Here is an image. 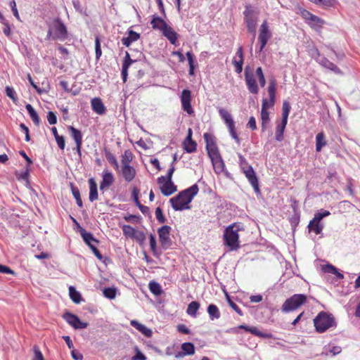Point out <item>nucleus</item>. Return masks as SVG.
Instances as JSON below:
<instances>
[{"label":"nucleus","instance_id":"4be33fe9","mask_svg":"<svg viewBox=\"0 0 360 360\" xmlns=\"http://www.w3.org/2000/svg\"><path fill=\"white\" fill-rule=\"evenodd\" d=\"M91 105L94 112L98 115H102L105 113L106 108L100 98L96 97L92 98L91 101Z\"/></svg>","mask_w":360,"mask_h":360},{"label":"nucleus","instance_id":"cd10ccee","mask_svg":"<svg viewBox=\"0 0 360 360\" xmlns=\"http://www.w3.org/2000/svg\"><path fill=\"white\" fill-rule=\"evenodd\" d=\"M307 24L313 30L319 32L323 27V25L325 24V21L321 18L314 15V16H312L309 21H308Z\"/></svg>","mask_w":360,"mask_h":360},{"label":"nucleus","instance_id":"c9c22d12","mask_svg":"<svg viewBox=\"0 0 360 360\" xmlns=\"http://www.w3.org/2000/svg\"><path fill=\"white\" fill-rule=\"evenodd\" d=\"M134 155L129 150H126L121 158V167L129 166L133 160Z\"/></svg>","mask_w":360,"mask_h":360},{"label":"nucleus","instance_id":"680f3d73","mask_svg":"<svg viewBox=\"0 0 360 360\" xmlns=\"http://www.w3.org/2000/svg\"><path fill=\"white\" fill-rule=\"evenodd\" d=\"M138 330L147 338H150L153 334L152 330L144 325H142L141 328Z\"/></svg>","mask_w":360,"mask_h":360},{"label":"nucleus","instance_id":"4d7b16f0","mask_svg":"<svg viewBox=\"0 0 360 360\" xmlns=\"http://www.w3.org/2000/svg\"><path fill=\"white\" fill-rule=\"evenodd\" d=\"M203 138L206 142V146H210L216 143L214 136L209 134V133H205L203 135Z\"/></svg>","mask_w":360,"mask_h":360},{"label":"nucleus","instance_id":"49530a36","mask_svg":"<svg viewBox=\"0 0 360 360\" xmlns=\"http://www.w3.org/2000/svg\"><path fill=\"white\" fill-rule=\"evenodd\" d=\"M103 295L108 299H114L116 296V290L113 288H105L103 290Z\"/></svg>","mask_w":360,"mask_h":360},{"label":"nucleus","instance_id":"bb28decb","mask_svg":"<svg viewBox=\"0 0 360 360\" xmlns=\"http://www.w3.org/2000/svg\"><path fill=\"white\" fill-rule=\"evenodd\" d=\"M287 123V120L282 119L281 121L277 124L275 131V139L276 141H281L283 140V133L286 127Z\"/></svg>","mask_w":360,"mask_h":360},{"label":"nucleus","instance_id":"b1692460","mask_svg":"<svg viewBox=\"0 0 360 360\" xmlns=\"http://www.w3.org/2000/svg\"><path fill=\"white\" fill-rule=\"evenodd\" d=\"M239 328L243 329L247 332H249L257 337L264 338H272V335L270 333H266L261 332L257 327H250L245 325H240L238 326Z\"/></svg>","mask_w":360,"mask_h":360},{"label":"nucleus","instance_id":"5701e85b","mask_svg":"<svg viewBox=\"0 0 360 360\" xmlns=\"http://www.w3.org/2000/svg\"><path fill=\"white\" fill-rule=\"evenodd\" d=\"M321 221L316 219V217L314 216L308 224L309 231L314 232L316 235L320 234L323 229V224L321 223Z\"/></svg>","mask_w":360,"mask_h":360},{"label":"nucleus","instance_id":"f3484780","mask_svg":"<svg viewBox=\"0 0 360 360\" xmlns=\"http://www.w3.org/2000/svg\"><path fill=\"white\" fill-rule=\"evenodd\" d=\"M69 131L71 133V136L75 141L76 148L78 154L81 155V148L82 145V135L80 130L75 128L72 126L68 127Z\"/></svg>","mask_w":360,"mask_h":360},{"label":"nucleus","instance_id":"7c9ffc66","mask_svg":"<svg viewBox=\"0 0 360 360\" xmlns=\"http://www.w3.org/2000/svg\"><path fill=\"white\" fill-rule=\"evenodd\" d=\"M244 21L248 32L255 34L257 21V16L244 17Z\"/></svg>","mask_w":360,"mask_h":360},{"label":"nucleus","instance_id":"2f4dec72","mask_svg":"<svg viewBox=\"0 0 360 360\" xmlns=\"http://www.w3.org/2000/svg\"><path fill=\"white\" fill-rule=\"evenodd\" d=\"M327 145L325 134L323 131L317 134L316 136V150L320 152L323 147Z\"/></svg>","mask_w":360,"mask_h":360},{"label":"nucleus","instance_id":"f257e3e1","mask_svg":"<svg viewBox=\"0 0 360 360\" xmlns=\"http://www.w3.org/2000/svg\"><path fill=\"white\" fill-rule=\"evenodd\" d=\"M266 91L269 98L262 99L261 108V127L263 131L266 129L270 121L268 110L274 106L276 101L277 82L275 78L273 77L269 79Z\"/></svg>","mask_w":360,"mask_h":360},{"label":"nucleus","instance_id":"a878e982","mask_svg":"<svg viewBox=\"0 0 360 360\" xmlns=\"http://www.w3.org/2000/svg\"><path fill=\"white\" fill-rule=\"evenodd\" d=\"M183 352H179L176 354V358L184 356L185 355H192L195 353L194 345L191 342H184L181 345Z\"/></svg>","mask_w":360,"mask_h":360},{"label":"nucleus","instance_id":"0eeeda50","mask_svg":"<svg viewBox=\"0 0 360 360\" xmlns=\"http://www.w3.org/2000/svg\"><path fill=\"white\" fill-rule=\"evenodd\" d=\"M314 326L316 331L323 333L329 328L335 326L334 318L326 312H320L314 319Z\"/></svg>","mask_w":360,"mask_h":360},{"label":"nucleus","instance_id":"6e6552de","mask_svg":"<svg viewBox=\"0 0 360 360\" xmlns=\"http://www.w3.org/2000/svg\"><path fill=\"white\" fill-rule=\"evenodd\" d=\"M219 114L226 125L232 139H234L238 144H240V139L237 134L235 122L230 112L226 109L220 108L219 110Z\"/></svg>","mask_w":360,"mask_h":360},{"label":"nucleus","instance_id":"0e129e2a","mask_svg":"<svg viewBox=\"0 0 360 360\" xmlns=\"http://www.w3.org/2000/svg\"><path fill=\"white\" fill-rule=\"evenodd\" d=\"M0 273L14 275L15 272L7 266L0 264Z\"/></svg>","mask_w":360,"mask_h":360},{"label":"nucleus","instance_id":"6e6d98bb","mask_svg":"<svg viewBox=\"0 0 360 360\" xmlns=\"http://www.w3.org/2000/svg\"><path fill=\"white\" fill-rule=\"evenodd\" d=\"M228 302H229V306L238 314H239L240 316H242L243 315V311L242 310L240 309V307L235 303L233 302L231 299L230 297L228 296Z\"/></svg>","mask_w":360,"mask_h":360},{"label":"nucleus","instance_id":"2eb2a0df","mask_svg":"<svg viewBox=\"0 0 360 360\" xmlns=\"http://www.w3.org/2000/svg\"><path fill=\"white\" fill-rule=\"evenodd\" d=\"M245 177L248 179L250 184L253 187L255 193H259V181L256 173L252 167H245V170L243 171Z\"/></svg>","mask_w":360,"mask_h":360},{"label":"nucleus","instance_id":"864d4df0","mask_svg":"<svg viewBox=\"0 0 360 360\" xmlns=\"http://www.w3.org/2000/svg\"><path fill=\"white\" fill-rule=\"evenodd\" d=\"M300 15L307 23L308 21H309V20L312 18V16H314V14L306 9H302L300 11Z\"/></svg>","mask_w":360,"mask_h":360},{"label":"nucleus","instance_id":"79ce46f5","mask_svg":"<svg viewBox=\"0 0 360 360\" xmlns=\"http://www.w3.org/2000/svg\"><path fill=\"white\" fill-rule=\"evenodd\" d=\"M63 318L70 326H75V322L77 321L78 316L68 312L64 314Z\"/></svg>","mask_w":360,"mask_h":360},{"label":"nucleus","instance_id":"ea45409f","mask_svg":"<svg viewBox=\"0 0 360 360\" xmlns=\"http://www.w3.org/2000/svg\"><path fill=\"white\" fill-rule=\"evenodd\" d=\"M122 229L123 231V234L127 238H133L134 235L135 234L136 231H137L134 228H133L132 226H131L129 225H124L122 226Z\"/></svg>","mask_w":360,"mask_h":360},{"label":"nucleus","instance_id":"a211bd4d","mask_svg":"<svg viewBox=\"0 0 360 360\" xmlns=\"http://www.w3.org/2000/svg\"><path fill=\"white\" fill-rule=\"evenodd\" d=\"M164 30L162 32V35L165 37L169 42L173 45H176L178 42L179 34L174 30V29L168 25H165Z\"/></svg>","mask_w":360,"mask_h":360},{"label":"nucleus","instance_id":"a19ab883","mask_svg":"<svg viewBox=\"0 0 360 360\" xmlns=\"http://www.w3.org/2000/svg\"><path fill=\"white\" fill-rule=\"evenodd\" d=\"M186 57L189 65V75H194V56L191 52L188 51L186 53Z\"/></svg>","mask_w":360,"mask_h":360},{"label":"nucleus","instance_id":"39448f33","mask_svg":"<svg viewBox=\"0 0 360 360\" xmlns=\"http://www.w3.org/2000/svg\"><path fill=\"white\" fill-rule=\"evenodd\" d=\"M68 29L59 18L48 22L47 39L65 41L68 38Z\"/></svg>","mask_w":360,"mask_h":360},{"label":"nucleus","instance_id":"20e7f679","mask_svg":"<svg viewBox=\"0 0 360 360\" xmlns=\"http://www.w3.org/2000/svg\"><path fill=\"white\" fill-rule=\"evenodd\" d=\"M244 228L241 223H233L227 226L224 232V244L227 246L229 250H237L240 248L238 232L243 231Z\"/></svg>","mask_w":360,"mask_h":360},{"label":"nucleus","instance_id":"e2e57ef3","mask_svg":"<svg viewBox=\"0 0 360 360\" xmlns=\"http://www.w3.org/2000/svg\"><path fill=\"white\" fill-rule=\"evenodd\" d=\"M106 158H107V160H108V162L114 166L115 168L117 169L118 168V162H117V159L115 158V157L109 153L106 155Z\"/></svg>","mask_w":360,"mask_h":360},{"label":"nucleus","instance_id":"dca6fc26","mask_svg":"<svg viewBox=\"0 0 360 360\" xmlns=\"http://www.w3.org/2000/svg\"><path fill=\"white\" fill-rule=\"evenodd\" d=\"M244 63L243 50V47L240 46L236 51V56L233 57L232 63L235 67L236 73L240 74L243 70V65Z\"/></svg>","mask_w":360,"mask_h":360},{"label":"nucleus","instance_id":"603ef678","mask_svg":"<svg viewBox=\"0 0 360 360\" xmlns=\"http://www.w3.org/2000/svg\"><path fill=\"white\" fill-rule=\"evenodd\" d=\"M322 270L325 273H329L332 274L338 273V269L334 266L330 264L323 265L322 266Z\"/></svg>","mask_w":360,"mask_h":360},{"label":"nucleus","instance_id":"774afa93","mask_svg":"<svg viewBox=\"0 0 360 360\" xmlns=\"http://www.w3.org/2000/svg\"><path fill=\"white\" fill-rule=\"evenodd\" d=\"M58 147L63 150L65 146V139L62 136H57V137L55 139Z\"/></svg>","mask_w":360,"mask_h":360},{"label":"nucleus","instance_id":"473e14b6","mask_svg":"<svg viewBox=\"0 0 360 360\" xmlns=\"http://www.w3.org/2000/svg\"><path fill=\"white\" fill-rule=\"evenodd\" d=\"M200 303L198 302H197V301H192L188 305V307H187V309H186V313L189 316H192L193 318H195L197 316V311L200 309Z\"/></svg>","mask_w":360,"mask_h":360},{"label":"nucleus","instance_id":"ddd939ff","mask_svg":"<svg viewBox=\"0 0 360 360\" xmlns=\"http://www.w3.org/2000/svg\"><path fill=\"white\" fill-rule=\"evenodd\" d=\"M158 184L160 185L162 193L165 196H169L176 191V186L172 180L167 179L164 176L158 178Z\"/></svg>","mask_w":360,"mask_h":360},{"label":"nucleus","instance_id":"5fc2aeb1","mask_svg":"<svg viewBox=\"0 0 360 360\" xmlns=\"http://www.w3.org/2000/svg\"><path fill=\"white\" fill-rule=\"evenodd\" d=\"M33 349H34V357L33 360H44V356L38 346L34 345L33 347Z\"/></svg>","mask_w":360,"mask_h":360},{"label":"nucleus","instance_id":"8fccbe9b","mask_svg":"<svg viewBox=\"0 0 360 360\" xmlns=\"http://www.w3.org/2000/svg\"><path fill=\"white\" fill-rule=\"evenodd\" d=\"M155 217L158 222L160 224H164L166 221V218L160 207L155 209Z\"/></svg>","mask_w":360,"mask_h":360},{"label":"nucleus","instance_id":"412c9836","mask_svg":"<svg viewBox=\"0 0 360 360\" xmlns=\"http://www.w3.org/2000/svg\"><path fill=\"white\" fill-rule=\"evenodd\" d=\"M114 181V176L110 171H103L102 174V181L100 183V189L103 190L110 187L113 184Z\"/></svg>","mask_w":360,"mask_h":360},{"label":"nucleus","instance_id":"de8ad7c7","mask_svg":"<svg viewBox=\"0 0 360 360\" xmlns=\"http://www.w3.org/2000/svg\"><path fill=\"white\" fill-rule=\"evenodd\" d=\"M132 239H135L139 244L142 245L146 240V235L143 231H136Z\"/></svg>","mask_w":360,"mask_h":360},{"label":"nucleus","instance_id":"4c0bfd02","mask_svg":"<svg viewBox=\"0 0 360 360\" xmlns=\"http://www.w3.org/2000/svg\"><path fill=\"white\" fill-rule=\"evenodd\" d=\"M321 65L324 68H327L328 70H332L333 72H334L336 74H341L342 73L341 70L333 63L330 62V60H328L326 58H324L321 61Z\"/></svg>","mask_w":360,"mask_h":360},{"label":"nucleus","instance_id":"7ed1b4c3","mask_svg":"<svg viewBox=\"0 0 360 360\" xmlns=\"http://www.w3.org/2000/svg\"><path fill=\"white\" fill-rule=\"evenodd\" d=\"M198 186L193 184L187 189L181 191L177 195L172 198L169 202L174 210L180 211L189 209V204L198 193Z\"/></svg>","mask_w":360,"mask_h":360},{"label":"nucleus","instance_id":"423d86ee","mask_svg":"<svg viewBox=\"0 0 360 360\" xmlns=\"http://www.w3.org/2000/svg\"><path fill=\"white\" fill-rule=\"evenodd\" d=\"M307 301V295L304 294H295L283 302L281 306V311L284 313L295 311L304 304Z\"/></svg>","mask_w":360,"mask_h":360},{"label":"nucleus","instance_id":"bf43d9fd","mask_svg":"<svg viewBox=\"0 0 360 360\" xmlns=\"http://www.w3.org/2000/svg\"><path fill=\"white\" fill-rule=\"evenodd\" d=\"M47 120L50 124H55L57 122V117L56 114L50 111L47 114Z\"/></svg>","mask_w":360,"mask_h":360},{"label":"nucleus","instance_id":"a18cd8bd","mask_svg":"<svg viewBox=\"0 0 360 360\" xmlns=\"http://www.w3.org/2000/svg\"><path fill=\"white\" fill-rule=\"evenodd\" d=\"M5 91H6V96L8 97H9L13 101V103H16V102L18 101V97L16 96L15 91L13 89V88L7 86L6 87Z\"/></svg>","mask_w":360,"mask_h":360},{"label":"nucleus","instance_id":"72a5a7b5","mask_svg":"<svg viewBox=\"0 0 360 360\" xmlns=\"http://www.w3.org/2000/svg\"><path fill=\"white\" fill-rule=\"evenodd\" d=\"M207 313L211 320L218 319L221 316L219 308L214 304H211L208 306Z\"/></svg>","mask_w":360,"mask_h":360},{"label":"nucleus","instance_id":"37998d69","mask_svg":"<svg viewBox=\"0 0 360 360\" xmlns=\"http://www.w3.org/2000/svg\"><path fill=\"white\" fill-rule=\"evenodd\" d=\"M149 289L151 292L155 295H159L162 292L161 287L159 283L156 282H150L149 283Z\"/></svg>","mask_w":360,"mask_h":360},{"label":"nucleus","instance_id":"9d476101","mask_svg":"<svg viewBox=\"0 0 360 360\" xmlns=\"http://www.w3.org/2000/svg\"><path fill=\"white\" fill-rule=\"evenodd\" d=\"M271 37L272 34L269 29V23L266 20H264L260 25L259 30L258 41L260 44V52L262 51V50L264 49L268 41L271 38Z\"/></svg>","mask_w":360,"mask_h":360},{"label":"nucleus","instance_id":"f704fd0d","mask_svg":"<svg viewBox=\"0 0 360 360\" xmlns=\"http://www.w3.org/2000/svg\"><path fill=\"white\" fill-rule=\"evenodd\" d=\"M25 108L33 122L35 124L36 126H39L40 124V119L37 112L34 110L32 105L28 103L26 105Z\"/></svg>","mask_w":360,"mask_h":360},{"label":"nucleus","instance_id":"e433bc0d","mask_svg":"<svg viewBox=\"0 0 360 360\" xmlns=\"http://www.w3.org/2000/svg\"><path fill=\"white\" fill-rule=\"evenodd\" d=\"M69 294L70 299L76 304H79L81 302L82 296L80 293L76 290V289L73 286L69 287Z\"/></svg>","mask_w":360,"mask_h":360},{"label":"nucleus","instance_id":"338daca9","mask_svg":"<svg viewBox=\"0 0 360 360\" xmlns=\"http://www.w3.org/2000/svg\"><path fill=\"white\" fill-rule=\"evenodd\" d=\"M247 126H248V127L251 129L252 131L257 129L256 120L253 116L250 117Z\"/></svg>","mask_w":360,"mask_h":360},{"label":"nucleus","instance_id":"58836bf2","mask_svg":"<svg viewBox=\"0 0 360 360\" xmlns=\"http://www.w3.org/2000/svg\"><path fill=\"white\" fill-rule=\"evenodd\" d=\"M291 107L288 101H284L282 105V119L287 120L290 111Z\"/></svg>","mask_w":360,"mask_h":360},{"label":"nucleus","instance_id":"052dcab7","mask_svg":"<svg viewBox=\"0 0 360 360\" xmlns=\"http://www.w3.org/2000/svg\"><path fill=\"white\" fill-rule=\"evenodd\" d=\"M150 247L154 255H156V240L153 234L150 235Z\"/></svg>","mask_w":360,"mask_h":360},{"label":"nucleus","instance_id":"c756f323","mask_svg":"<svg viewBox=\"0 0 360 360\" xmlns=\"http://www.w3.org/2000/svg\"><path fill=\"white\" fill-rule=\"evenodd\" d=\"M89 200L91 202H94L98 199V191H97V184L95 180L91 178L89 180Z\"/></svg>","mask_w":360,"mask_h":360},{"label":"nucleus","instance_id":"9b49d317","mask_svg":"<svg viewBox=\"0 0 360 360\" xmlns=\"http://www.w3.org/2000/svg\"><path fill=\"white\" fill-rule=\"evenodd\" d=\"M81 236L84 240V241L86 243V245L90 248L92 250L94 255L99 259L101 260L103 259V256L98 248L96 247V244L98 243V240L95 239L93 236V234L89 232H86L84 229L81 231Z\"/></svg>","mask_w":360,"mask_h":360},{"label":"nucleus","instance_id":"69168bd1","mask_svg":"<svg viewBox=\"0 0 360 360\" xmlns=\"http://www.w3.org/2000/svg\"><path fill=\"white\" fill-rule=\"evenodd\" d=\"M177 330L183 334L188 335L191 330L184 324H179L177 326Z\"/></svg>","mask_w":360,"mask_h":360},{"label":"nucleus","instance_id":"f03ea898","mask_svg":"<svg viewBox=\"0 0 360 360\" xmlns=\"http://www.w3.org/2000/svg\"><path fill=\"white\" fill-rule=\"evenodd\" d=\"M245 82L248 91L257 95L259 91L255 77L257 78L261 87L266 85V81L262 67H258L255 72L250 66H246L244 71Z\"/></svg>","mask_w":360,"mask_h":360},{"label":"nucleus","instance_id":"c85d7f7f","mask_svg":"<svg viewBox=\"0 0 360 360\" xmlns=\"http://www.w3.org/2000/svg\"><path fill=\"white\" fill-rule=\"evenodd\" d=\"M150 25L153 29L162 32L164 30L165 25H167V23L162 18L153 15L150 21Z\"/></svg>","mask_w":360,"mask_h":360},{"label":"nucleus","instance_id":"09e8293b","mask_svg":"<svg viewBox=\"0 0 360 360\" xmlns=\"http://www.w3.org/2000/svg\"><path fill=\"white\" fill-rule=\"evenodd\" d=\"M257 13L250 4H246L245 6V11H243L244 17L249 16H257Z\"/></svg>","mask_w":360,"mask_h":360},{"label":"nucleus","instance_id":"3c124183","mask_svg":"<svg viewBox=\"0 0 360 360\" xmlns=\"http://www.w3.org/2000/svg\"><path fill=\"white\" fill-rule=\"evenodd\" d=\"M95 51L96 59H99L102 55V51L101 48L100 39L98 37H96L95 39Z\"/></svg>","mask_w":360,"mask_h":360},{"label":"nucleus","instance_id":"aec40b11","mask_svg":"<svg viewBox=\"0 0 360 360\" xmlns=\"http://www.w3.org/2000/svg\"><path fill=\"white\" fill-rule=\"evenodd\" d=\"M121 173L122 177L127 182H131L136 177V170L134 167L131 165L121 167Z\"/></svg>","mask_w":360,"mask_h":360},{"label":"nucleus","instance_id":"6ab92c4d","mask_svg":"<svg viewBox=\"0 0 360 360\" xmlns=\"http://www.w3.org/2000/svg\"><path fill=\"white\" fill-rule=\"evenodd\" d=\"M184 150L189 153H193L196 150L197 144L195 141L192 139V130L188 129V135L183 142Z\"/></svg>","mask_w":360,"mask_h":360},{"label":"nucleus","instance_id":"393cba45","mask_svg":"<svg viewBox=\"0 0 360 360\" xmlns=\"http://www.w3.org/2000/svg\"><path fill=\"white\" fill-rule=\"evenodd\" d=\"M140 34L133 31H128V36L122 39V43L123 45L129 47L133 42L136 41L140 39Z\"/></svg>","mask_w":360,"mask_h":360},{"label":"nucleus","instance_id":"4468645a","mask_svg":"<svg viewBox=\"0 0 360 360\" xmlns=\"http://www.w3.org/2000/svg\"><path fill=\"white\" fill-rule=\"evenodd\" d=\"M180 100L182 109L188 115L194 113L191 105V91L188 89H184L180 96Z\"/></svg>","mask_w":360,"mask_h":360},{"label":"nucleus","instance_id":"f8f14e48","mask_svg":"<svg viewBox=\"0 0 360 360\" xmlns=\"http://www.w3.org/2000/svg\"><path fill=\"white\" fill-rule=\"evenodd\" d=\"M171 230L172 228L167 225L162 226L158 229L160 243L165 250L169 248L172 243L170 238Z\"/></svg>","mask_w":360,"mask_h":360},{"label":"nucleus","instance_id":"13d9d810","mask_svg":"<svg viewBox=\"0 0 360 360\" xmlns=\"http://www.w3.org/2000/svg\"><path fill=\"white\" fill-rule=\"evenodd\" d=\"M239 165L242 171L245 170V167H252L251 165H248L245 158L242 155L239 156Z\"/></svg>","mask_w":360,"mask_h":360},{"label":"nucleus","instance_id":"1a4fd4ad","mask_svg":"<svg viewBox=\"0 0 360 360\" xmlns=\"http://www.w3.org/2000/svg\"><path fill=\"white\" fill-rule=\"evenodd\" d=\"M206 150L214 169L222 171L224 165L216 143L206 146Z\"/></svg>","mask_w":360,"mask_h":360},{"label":"nucleus","instance_id":"c03bdc74","mask_svg":"<svg viewBox=\"0 0 360 360\" xmlns=\"http://www.w3.org/2000/svg\"><path fill=\"white\" fill-rule=\"evenodd\" d=\"M72 193L76 200V202H77V205L79 207H82L83 203H82V198L80 197V193H79V189L77 187L72 186Z\"/></svg>","mask_w":360,"mask_h":360}]
</instances>
